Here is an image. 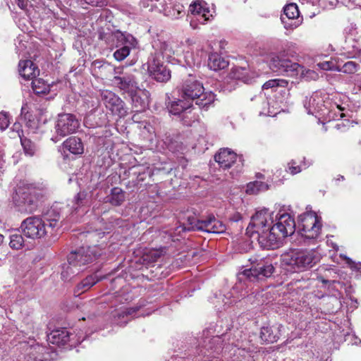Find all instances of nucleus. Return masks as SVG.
I'll return each mask as SVG.
<instances>
[{
    "mask_svg": "<svg viewBox=\"0 0 361 361\" xmlns=\"http://www.w3.org/2000/svg\"><path fill=\"white\" fill-rule=\"evenodd\" d=\"M21 145L25 155L32 157L37 151V145L30 139L27 137H20Z\"/></svg>",
    "mask_w": 361,
    "mask_h": 361,
    "instance_id": "obj_41",
    "label": "nucleus"
},
{
    "mask_svg": "<svg viewBox=\"0 0 361 361\" xmlns=\"http://www.w3.org/2000/svg\"><path fill=\"white\" fill-rule=\"evenodd\" d=\"M135 115H134V116H133V120H135Z\"/></svg>",
    "mask_w": 361,
    "mask_h": 361,
    "instance_id": "obj_61",
    "label": "nucleus"
},
{
    "mask_svg": "<svg viewBox=\"0 0 361 361\" xmlns=\"http://www.w3.org/2000/svg\"><path fill=\"white\" fill-rule=\"evenodd\" d=\"M24 361H44V360L38 356L34 357L32 355H30L28 351H25Z\"/></svg>",
    "mask_w": 361,
    "mask_h": 361,
    "instance_id": "obj_51",
    "label": "nucleus"
},
{
    "mask_svg": "<svg viewBox=\"0 0 361 361\" xmlns=\"http://www.w3.org/2000/svg\"><path fill=\"white\" fill-rule=\"evenodd\" d=\"M253 76L250 75L248 69L243 67L233 68L226 78V82L228 83L235 82V81H242L244 83H250L253 79Z\"/></svg>",
    "mask_w": 361,
    "mask_h": 361,
    "instance_id": "obj_26",
    "label": "nucleus"
},
{
    "mask_svg": "<svg viewBox=\"0 0 361 361\" xmlns=\"http://www.w3.org/2000/svg\"><path fill=\"white\" fill-rule=\"evenodd\" d=\"M317 66L324 71H340L339 65L336 63L334 60L326 61L319 62L317 64Z\"/></svg>",
    "mask_w": 361,
    "mask_h": 361,
    "instance_id": "obj_46",
    "label": "nucleus"
},
{
    "mask_svg": "<svg viewBox=\"0 0 361 361\" xmlns=\"http://www.w3.org/2000/svg\"><path fill=\"white\" fill-rule=\"evenodd\" d=\"M153 47L155 49L154 54L151 56H159V59H169L173 54V51L171 46L166 42L157 41L154 42Z\"/></svg>",
    "mask_w": 361,
    "mask_h": 361,
    "instance_id": "obj_33",
    "label": "nucleus"
},
{
    "mask_svg": "<svg viewBox=\"0 0 361 361\" xmlns=\"http://www.w3.org/2000/svg\"><path fill=\"white\" fill-rule=\"evenodd\" d=\"M268 189V184L262 181L255 180L250 182L247 185L246 193L248 195H257L259 192H264Z\"/></svg>",
    "mask_w": 361,
    "mask_h": 361,
    "instance_id": "obj_38",
    "label": "nucleus"
},
{
    "mask_svg": "<svg viewBox=\"0 0 361 361\" xmlns=\"http://www.w3.org/2000/svg\"><path fill=\"white\" fill-rule=\"evenodd\" d=\"M360 52V51L358 49H357L356 51L355 50H353V51H347L346 52V54H347V57L348 58H353L355 57L358 53Z\"/></svg>",
    "mask_w": 361,
    "mask_h": 361,
    "instance_id": "obj_54",
    "label": "nucleus"
},
{
    "mask_svg": "<svg viewBox=\"0 0 361 361\" xmlns=\"http://www.w3.org/2000/svg\"><path fill=\"white\" fill-rule=\"evenodd\" d=\"M147 64L149 75L156 81L166 82L171 78V71L159 56H150Z\"/></svg>",
    "mask_w": 361,
    "mask_h": 361,
    "instance_id": "obj_18",
    "label": "nucleus"
},
{
    "mask_svg": "<svg viewBox=\"0 0 361 361\" xmlns=\"http://www.w3.org/2000/svg\"><path fill=\"white\" fill-rule=\"evenodd\" d=\"M329 104L328 94L321 90L314 92L310 97H306L303 101V106L307 114L312 115L317 113L325 114Z\"/></svg>",
    "mask_w": 361,
    "mask_h": 361,
    "instance_id": "obj_14",
    "label": "nucleus"
},
{
    "mask_svg": "<svg viewBox=\"0 0 361 361\" xmlns=\"http://www.w3.org/2000/svg\"><path fill=\"white\" fill-rule=\"evenodd\" d=\"M275 114H276V113L274 112L273 111L270 110L269 107L268 108L267 110H266L264 108L262 111H259V115H264V116H274Z\"/></svg>",
    "mask_w": 361,
    "mask_h": 361,
    "instance_id": "obj_52",
    "label": "nucleus"
},
{
    "mask_svg": "<svg viewBox=\"0 0 361 361\" xmlns=\"http://www.w3.org/2000/svg\"><path fill=\"white\" fill-rule=\"evenodd\" d=\"M87 193L85 191L79 192L71 200V204L56 202L44 214V220L47 226L54 228L58 226L59 222L68 216L75 214H82L85 212V208L89 204Z\"/></svg>",
    "mask_w": 361,
    "mask_h": 361,
    "instance_id": "obj_2",
    "label": "nucleus"
},
{
    "mask_svg": "<svg viewBox=\"0 0 361 361\" xmlns=\"http://www.w3.org/2000/svg\"><path fill=\"white\" fill-rule=\"evenodd\" d=\"M25 351H28L30 355H32L34 357L38 356L42 357L44 361L49 360V352L48 349L44 345H39V343H34L30 345H25Z\"/></svg>",
    "mask_w": 361,
    "mask_h": 361,
    "instance_id": "obj_36",
    "label": "nucleus"
},
{
    "mask_svg": "<svg viewBox=\"0 0 361 361\" xmlns=\"http://www.w3.org/2000/svg\"><path fill=\"white\" fill-rule=\"evenodd\" d=\"M79 126V121L75 115L59 114L55 124V135L51 137V140L54 142H59L61 138L76 132Z\"/></svg>",
    "mask_w": 361,
    "mask_h": 361,
    "instance_id": "obj_11",
    "label": "nucleus"
},
{
    "mask_svg": "<svg viewBox=\"0 0 361 361\" xmlns=\"http://www.w3.org/2000/svg\"><path fill=\"white\" fill-rule=\"evenodd\" d=\"M161 257V252L158 250H151L145 252L142 260L144 265L149 266L152 263L155 262Z\"/></svg>",
    "mask_w": 361,
    "mask_h": 361,
    "instance_id": "obj_42",
    "label": "nucleus"
},
{
    "mask_svg": "<svg viewBox=\"0 0 361 361\" xmlns=\"http://www.w3.org/2000/svg\"><path fill=\"white\" fill-rule=\"evenodd\" d=\"M318 258L312 250H292L282 255V264L290 271L300 272L312 268Z\"/></svg>",
    "mask_w": 361,
    "mask_h": 361,
    "instance_id": "obj_7",
    "label": "nucleus"
},
{
    "mask_svg": "<svg viewBox=\"0 0 361 361\" xmlns=\"http://www.w3.org/2000/svg\"><path fill=\"white\" fill-rule=\"evenodd\" d=\"M114 84L121 91L129 95L137 91L139 88L135 78L132 74H124L122 76H115L113 79Z\"/></svg>",
    "mask_w": 361,
    "mask_h": 361,
    "instance_id": "obj_22",
    "label": "nucleus"
},
{
    "mask_svg": "<svg viewBox=\"0 0 361 361\" xmlns=\"http://www.w3.org/2000/svg\"><path fill=\"white\" fill-rule=\"evenodd\" d=\"M308 165L304 164L303 169H306ZM302 170V167L301 166H296V162L292 160L288 163V171H289L292 175L297 174L300 173Z\"/></svg>",
    "mask_w": 361,
    "mask_h": 361,
    "instance_id": "obj_47",
    "label": "nucleus"
},
{
    "mask_svg": "<svg viewBox=\"0 0 361 361\" xmlns=\"http://www.w3.org/2000/svg\"><path fill=\"white\" fill-rule=\"evenodd\" d=\"M222 348V340L220 336L205 338L200 348V353L203 356H212V353L219 351Z\"/></svg>",
    "mask_w": 361,
    "mask_h": 361,
    "instance_id": "obj_25",
    "label": "nucleus"
},
{
    "mask_svg": "<svg viewBox=\"0 0 361 361\" xmlns=\"http://www.w3.org/2000/svg\"><path fill=\"white\" fill-rule=\"evenodd\" d=\"M189 226L183 227V231L197 230L209 233H223L226 230V225L214 215H209L205 219L198 220L195 217H188Z\"/></svg>",
    "mask_w": 361,
    "mask_h": 361,
    "instance_id": "obj_10",
    "label": "nucleus"
},
{
    "mask_svg": "<svg viewBox=\"0 0 361 361\" xmlns=\"http://www.w3.org/2000/svg\"><path fill=\"white\" fill-rule=\"evenodd\" d=\"M340 116L342 118L343 116V114L341 113Z\"/></svg>",
    "mask_w": 361,
    "mask_h": 361,
    "instance_id": "obj_60",
    "label": "nucleus"
},
{
    "mask_svg": "<svg viewBox=\"0 0 361 361\" xmlns=\"http://www.w3.org/2000/svg\"><path fill=\"white\" fill-rule=\"evenodd\" d=\"M126 201L125 191L118 187H114L111 189L110 193L105 198V202L113 206H121Z\"/></svg>",
    "mask_w": 361,
    "mask_h": 361,
    "instance_id": "obj_31",
    "label": "nucleus"
},
{
    "mask_svg": "<svg viewBox=\"0 0 361 361\" xmlns=\"http://www.w3.org/2000/svg\"><path fill=\"white\" fill-rule=\"evenodd\" d=\"M18 72L25 80H32L38 75L39 70L32 61L25 60L19 62Z\"/></svg>",
    "mask_w": 361,
    "mask_h": 361,
    "instance_id": "obj_27",
    "label": "nucleus"
},
{
    "mask_svg": "<svg viewBox=\"0 0 361 361\" xmlns=\"http://www.w3.org/2000/svg\"><path fill=\"white\" fill-rule=\"evenodd\" d=\"M251 267L244 269L238 274V282L222 297L224 308H226L249 295L246 281L255 282L271 276L274 267L264 258L252 257L250 259Z\"/></svg>",
    "mask_w": 361,
    "mask_h": 361,
    "instance_id": "obj_1",
    "label": "nucleus"
},
{
    "mask_svg": "<svg viewBox=\"0 0 361 361\" xmlns=\"http://www.w3.org/2000/svg\"><path fill=\"white\" fill-rule=\"evenodd\" d=\"M273 223V217L268 209L258 211L252 216L246 229V234L250 237L257 234L258 242L262 248L274 250L276 248V235L270 232Z\"/></svg>",
    "mask_w": 361,
    "mask_h": 361,
    "instance_id": "obj_3",
    "label": "nucleus"
},
{
    "mask_svg": "<svg viewBox=\"0 0 361 361\" xmlns=\"http://www.w3.org/2000/svg\"><path fill=\"white\" fill-rule=\"evenodd\" d=\"M164 13L166 16L171 19H178L185 15V8L183 4L176 3L173 6L164 8Z\"/></svg>",
    "mask_w": 361,
    "mask_h": 361,
    "instance_id": "obj_37",
    "label": "nucleus"
},
{
    "mask_svg": "<svg viewBox=\"0 0 361 361\" xmlns=\"http://www.w3.org/2000/svg\"><path fill=\"white\" fill-rule=\"evenodd\" d=\"M178 118L182 123L187 126H191L196 120V116L192 112L191 108L186 109Z\"/></svg>",
    "mask_w": 361,
    "mask_h": 361,
    "instance_id": "obj_44",
    "label": "nucleus"
},
{
    "mask_svg": "<svg viewBox=\"0 0 361 361\" xmlns=\"http://www.w3.org/2000/svg\"><path fill=\"white\" fill-rule=\"evenodd\" d=\"M124 174L131 179L130 183L135 187L141 184L149 176L150 171L149 167L144 165H135L126 171Z\"/></svg>",
    "mask_w": 361,
    "mask_h": 361,
    "instance_id": "obj_23",
    "label": "nucleus"
},
{
    "mask_svg": "<svg viewBox=\"0 0 361 361\" xmlns=\"http://www.w3.org/2000/svg\"><path fill=\"white\" fill-rule=\"evenodd\" d=\"M263 105L264 106H269V102L267 101L264 100V102H263Z\"/></svg>",
    "mask_w": 361,
    "mask_h": 361,
    "instance_id": "obj_57",
    "label": "nucleus"
},
{
    "mask_svg": "<svg viewBox=\"0 0 361 361\" xmlns=\"http://www.w3.org/2000/svg\"><path fill=\"white\" fill-rule=\"evenodd\" d=\"M101 279L95 274L87 276L77 284L74 293L76 295L85 293L97 284Z\"/></svg>",
    "mask_w": 361,
    "mask_h": 361,
    "instance_id": "obj_30",
    "label": "nucleus"
},
{
    "mask_svg": "<svg viewBox=\"0 0 361 361\" xmlns=\"http://www.w3.org/2000/svg\"><path fill=\"white\" fill-rule=\"evenodd\" d=\"M131 98L132 106L134 111H144L149 105V93L146 90L137 89L129 95Z\"/></svg>",
    "mask_w": 361,
    "mask_h": 361,
    "instance_id": "obj_24",
    "label": "nucleus"
},
{
    "mask_svg": "<svg viewBox=\"0 0 361 361\" xmlns=\"http://www.w3.org/2000/svg\"><path fill=\"white\" fill-rule=\"evenodd\" d=\"M47 341L58 346L68 344L69 347H73L84 341L81 336L73 334L66 328H59L52 330L47 334Z\"/></svg>",
    "mask_w": 361,
    "mask_h": 361,
    "instance_id": "obj_16",
    "label": "nucleus"
},
{
    "mask_svg": "<svg viewBox=\"0 0 361 361\" xmlns=\"http://www.w3.org/2000/svg\"><path fill=\"white\" fill-rule=\"evenodd\" d=\"M32 88L37 94H46L49 92L50 87L43 79L35 78L31 82Z\"/></svg>",
    "mask_w": 361,
    "mask_h": 361,
    "instance_id": "obj_39",
    "label": "nucleus"
},
{
    "mask_svg": "<svg viewBox=\"0 0 361 361\" xmlns=\"http://www.w3.org/2000/svg\"><path fill=\"white\" fill-rule=\"evenodd\" d=\"M17 1V4H18V6L21 8V9H25L27 6V3H28V0H16Z\"/></svg>",
    "mask_w": 361,
    "mask_h": 361,
    "instance_id": "obj_53",
    "label": "nucleus"
},
{
    "mask_svg": "<svg viewBox=\"0 0 361 361\" xmlns=\"http://www.w3.org/2000/svg\"><path fill=\"white\" fill-rule=\"evenodd\" d=\"M360 68V65L354 61H348L341 67L339 66V72H343L347 74H353Z\"/></svg>",
    "mask_w": 361,
    "mask_h": 361,
    "instance_id": "obj_45",
    "label": "nucleus"
},
{
    "mask_svg": "<svg viewBox=\"0 0 361 361\" xmlns=\"http://www.w3.org/2000/svg\"><path fill=\"white\" fill-rule=\"evenodd\" d=\"M192 107V104L189 102L186 103L183 100L178 99L169 103L167 108L170 114L178 117L184 112L186 109H189Z\"/></svg>",
    "mask_w": 361,
    "mask_h": 361,
    "instance_id": "obj_35",
    "label": "nucleus"
},
{
    "mask_svg": "<svg viewBox=\"0 0 361 361\" xmlns=\"http://www.w3.org/2000/svg\"><path fill=\"white\" fill-rule=\"evenodd\" d=\"M13 199L17 210L20 213H32L37 207L38 195L33 188H19Z\"/></svg>",
    "mask_w": 361,
    "mask_h": 361,
    "instance_id": "obj_9",
    "label": "nucleus"
},
{
    "mask_svg": "<svg viewBox=\"0 0 361 361\" xmlns=\"http://www.w3.org/2000/svg\"><path fill=\"white\" fill-rule=\"evenodd\" d=\"M101 101L114 116L124 118L128 114V108L124 101L112 91L104 90L100 93Z\"/></svg>",
    "mask_w": 361,
    "mask_h": 361,
    "instance_id": "obj_12",
    "label": "nucleus"
},
{
    "mask_svg": "<svg viewBox=\"0 0 361 361\" xmlns=\"http://www.w3.org/2000/svg\"><path fill=\"white\" fill-rule=\"evenodd\" d=\"M216 307H217L219 310L220 309V307H218V305H216Z\"/></svg>",
    "mask_w": 361,
    "mask_h": 361,
    "instance_id": "obj_63",
    "label": "nucleus"
},
{
    "mask_svg": "<svg viewBox=\"0 0 361 361\" xmlns=\"http://www.w3.org/2000/svg\"><path fill=\"white\" fill-rule=\"evenodd\" d=\"M63 147L73 154H82L84 145L80 138L71 137L63 142Z\"/></svg>",
    "mask_w": 361,
    "mask_h": 361,
    "instance_id": "obj_32",
    "label": "nucleus"
},
{
    "mask_svg": "<svg viewBox=\"0 0 361 361\" xmlns=\"http://www.w3.org/2000/svg\"><path fill=\"white\" fill-rule=\"evenodd\" d=\"M341 257H342L346 262V264L353 269L359 270L361 269V262H355L350 257H347L345 255H341Z\"/></svg>",
    "mask_w": 361,
    "mask_h": 361,
    "instance_id": "obj_49",
    "label": "nucleus"
},
{
    "mask_svg": "<svg viewBox=\"0 0 361 361\" xmlns=\"http://www.w3.org/2000/svg\"><path fill=\"white\" fill-rule=\"evenodd\" d=\"M9 245L12 249L20 250L24 245V239L22 235L13 233L10 235Z\"/></svg>",
    "mask_w": 361,
    "mask_h": 361,
    "instance_id": "obj_43",
    "label": "nucleus"
},
{
    "mask_svg": "<svg viewBox=\"0 0 361 361\" xmlns=\"http://www.w3.org/2000/svg\"><path fill=\"white\" fill-rule=\"evenodd\" d=\"M47 224L39 216H32L24 219L20 228L25 236L31 239H39L46 233Z\"/></svg>",
    "mask_w": 361,
    "mask_h": 361,
    "instance_id": "obj_15",
    "label": "nucleus"
},
{
    "mask_svg": "<svg viewBox=\"0 0 361 361\" xmlns=\"http://www.w3.org/2000/svg\"><path fill=\"white\" fill-rule=\"evenodd\" d=\"M104 233H105V232H102V234H104ZM92 234H93V235H99L100 234H102V233H101V232H98V231H95L94 233H92Z\"/></svg>",
    "mask_w": 361,
    "mask_h": 361,
    "instance_id": "obj_56",
    "label": "nucleus"
},
{
    "mask_svg": "<svg viewBox=\"0 0 361 361\" xmlns=\"http://www.w3.org/2000/svg\"><path fill=\"white\" fill-rule=\"evenodd\" d=\"M344 177L343 176H340L338 180H343Z\"/></svg>",
    "mask_w": 361,
    "mask_h": 361,
    "instance_id": "obj_58",
    "label": "nucleus"
},
{
    "mask_svg": "<svg viewBox=\"0 0 361 361\" xmlns=\"http://www.w3.org/2000/svg\"><path fill=\"white\" fill-rule=\"evenodd\" d=\"M298 227L300 233L305 239L314 240L321 232V218L315 212H310L298 216Z\"/></svg>",
    "mask_w": 361,
    "mask_h": 361,
    "instance_id": "obj_8",
    "label": "nucleus"
},
{
    "mask_svg": "<svg viewBox=\"0 0 361 361\" xmlns=\"http://www.w3.org/2000/svg\"><path fill=\"white\" fill-rule=\"evenodd\" d=\"M334 247L335 250H338V246H337V245H334V247Z\"/></svg>",
    "mask_w": 361,
    "mask_h": 361,
    "instance_id": "obj_59",
    "label": "nucleus"
},
{
    "mask_svg": "<svg viewBox=\"0 0 361 361\" xmlns=\"http://www.w3.org/2000/svg\"><path fill=\"white\" fill-rule=\"evenodd\" d=\"M228 65V62L218 54H212L209 56L208 67L214 71L224 69Z\"/></svg>",
    "mask_w": 361,
    "mask_h": 361,
    "instance_id": "obj_34",
    "label": "nucleus"
},
{
    "mask_svg": "<svg viewBox=\"0 0 361 361\" xmlns=\"http://www.w3.org/2000/svg\"><path fill=\"white\" fill-rule=\"evenodd\" d=\"M190 12L195 16L196 20L204 24L213 18L206 2L197 0L190 5Z\"/></svg>",
    "mask_w": 361,
    "mask_h": 361,
    "instance_id": "obj_21",
    "label": "nucleus"
},
{
    "mask_svg": "<svg viewBox=\"0 0 361 361\" xmlns=\"http://www.w3.org/2000/svg\"><path fill=\"white\" fill-rule=\"evenodd\" d=\"M142 305H136L135 307H127L118 311L114 315V322L120 326L125 325L128 323V316L136 317V313L141 309Z\"/></svg>",
    "mask_w": 361,
    "mask_h": 361,
    "instance_id": "obj_29",
    "label": "nucleus"
},
{
    "mask_svg": "<svg viewBox=\"0 0 361 361\" xmlns=\"http://www.w3.org/2000/svg\"><path fill=\"white\" fill-rule=\"evenodd\" d=\"M214 160L223 169H228L235 166L236 173L240 171L243 166L242 157L228 148L221 149L214 155Z\"/></svg>",
    "mask_w": 361,
    "mask_h": 361,
    "instance_id": "obj_17",
    "label": "nucleus"
},
{
    "mask_svg": "<svg viewBox=\"0 0 361 361\" xmlns=\"http://www.w3.org/2000/svg\"><path fill=\"white\" fill-rule=\"evenodd\" d=\"M320 281L323 283H337V281H335V280L331 281V280L325 279L323 277L320 278ZM338 283L340 284L341 286H344L345 291L346 292L347 294H350L351 293V286H345V285H344L343 283H340V282H338Z\"/></svg>",
    "mask_w": 361,
    "mask_h": 361,
    "instance_id": "obj_50",
    "label": "nucleus"
},
{
    "mask_svg": "<svg viewBox=\"0 0 361 361\" xmlns=\"http://www.w3.org/2000/svg\"><path fill=\"white\" fill-rule=\"evenodd\" d=\"M295 230V222L293 217L287 213L281 214L279 217L276 216V223L272 224L270 232L274 233L276 236V248L282 238L294 233Z\"/></svg>",
    "mask_w": 361,
    "mask_h": 361,
    "instance_id": "obj_13",
    "label": "nucleus"
},
{
    "mask_svg": "<svg viewBox=\"0 0 361 361\" xmlns=\"http://www.w3.org/2000/svg\"><path fill=\"white\" fill-rule=\"evenodd\" d=\"M10 124L8 114L6 112H0V130H6Z\"/></svg>",
    "mask_w": 361,
    "mask_h": 361,
    "instance_id": "obj_48",
    "label": "nucleus"
},
{
    "mask_svg": "<svg viewBox=\"0 0 361 361\" xmlns=\"http://www.w3.org/2000/svg\"><path fill=\"white\" fill-rule=\"evenodd\" d=\"M98 38L109 47L117 48L114 57L118 61H123L130 54V50L137 48L138 44L137 40L131 34L120 30L107 32L99 30Z\"/></svg>",
    "mask_w": 361,
    "mask_h": 361,
    "instance_id": "obj_5",
    "label": "nucleus"
},
{
    "mask_svg": "<svg viewBox=\"0 0 361 361\" xmlns=\"http://www.w3.org/2000/svg\"><path fill=\"white\" fill-rule=\"evenodd\" d=\"M284 15L281 20L286 30H293L301 25L302 18L300 17L298 7L296 4H289L284 7Z\"/></svg>",
    "mask_w": 361,
    "mask_h": 361,
    "instance_id": "obj_20",
    "label": "nucleus"
},
{
    "mask_svg": "<svg viewBox=\"0 0 361 361\" xmlns=\"http://www.w3.org/2000/svg\"><path fill=\"white\" fill-rule=\"evenodd\" d=\"M288 87V90L290 88L289 87V82L286 80L283 79H272L267 81L263 85V90L271 89L272 91H276L279 87Z\"/></svg>",
    "mask_w": 361,
    "mask_h": 361,
    "instance_id": "obj_40",
    "label": "nucleus"
},
{
    "mask_svg": "<svg viewBox=\"0 0 361 361\" xmlns=\"http://www.w3.org/2000/svg\"><path fill=\"white\" fill-rule=\"evenodd\" d=\"M282 325L278 326H263L260 331V338L262 341L274 343L276 342L281 336Z\"/></svg>",
    "mask_w": 361,
    "mask_h": 361,
    "instance_id": "obj_28",
    "label": "nucleus"
},
{
    "mask_svg": "<svg viewBox=\"0 0 361 361\" xmlns=\"http://www.w3.org/2000/svg\"><path fill=\"white\" fill-rule=\"evenodd\" d=\"M271 69L279 74L294 76L298 74L301 67L297 63L279 56H274L270 62Z\"/></svg>",
    "mask_w": 361,
    "mask_h": 361,
    "instance_id": "obj_19",
    "label": "nucleus"
},
{
    "mask_svg": "<svg viewBox=\"0 0 361 361\" xmlns=\"http://www.w3.org/2000/svg\"><path fill=\"white\" fill-rule=\"evenodd\" d=\"M97 246L82 247L71 252L67 257V264L62 266L61 278L70 281L87 268V265L102 255Z\"/></svg>",
    "mask_w": 361,
    "mask_h": 361,
    "instance_id": "obj_4",
    "label": "nucleus"
},
{
    "mask_svg": "<svg viewBox=\"0 0 361 361\" xmlns=\"http://www.w3.org/2000/svg\"><path fill=\"white\" fill-rule=\"evenodd\" d=\"M180 94L184 100L195 102L200 108L209 106L216 97L212 91H205L202 83L192 75L183 80Z\"/></svg>",
    "mask_w": 361,
    "mask_h": 361,
    "instance_id": "obj_6",
    "label": "nucleus"
},
{
    "mask_svg": "<svg viewBox=\"0 0 361 361\" xmlns=\"http://www.w3.org/2000/svg\"><path fill=\"white\" fill-rule=\"evenodd\" d=\"M262 176V174H260V176H257L258 178H260Z\"/></svg>",
    "mask_w": 361,
    "mask_h": 361,
    "instance_id": "obj_62",
    "label": "nucleus"
},
{
    "mask_svg": "<svg viewBox=\"0 0 361 361\" xmlns=\"http://www.w3.org/2000/svg\"><path fill=\"white\" fill-rule=\"evenodd\" d=\"M4 237L3 235L0 234V245H1V243H3L4 241Z\"/></svg>",
    "mask_w": 361,
    "mask_h": 361,
    "instance_id": "obj_55",
    "label": "nucleus"
}]
</instances>
